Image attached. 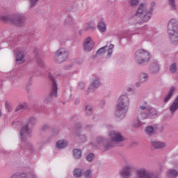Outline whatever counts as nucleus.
I'll return each instance as SVG.
<instances>
[{
  "instance_id": "obj_15",
  "label": "nucleus",
  "mask_w": 178,
  "mask_h": 178,
  "mask_svg": "<svg viewBox=\"0 0 178 178\" xmlns=\"http://www.w3.org/2000/svg\"><path fill=\"white\" fill-rule=\"evenodd\" d=\"M10 178H37V175L33 171L27 173L17 172L13 175Z\"/></svg>"
},
{
  "instance_id": "obj_47",
  "label": "nucleus",
  "mask_w": 178,
  "mask_h": 178,
  "mask_svg": "<svg viewBox=\"0 0 178 178\" xmlns=\"http://www.w3.org/2000/svg\"><path fill=\"white\" fill-rule=\"evenodd\" d=\"M37 62L40 67H44V61L42 60H38Z\"/></svg>"
},
{
  "instance_id": "obj_17",
  "label": "nucleus",
  "mask_w": 178,
  "mask_h": 178,
  "mask_svg": "<svg viewBox=\"0 0 178 178\" xmlns=\"http://www.w3.org/2000/svg\"><path fill=\"white\" fill-rule=\"evenodd\" d=\"M72 136L74 140L80 141V143H85V141L87 140L86 135H81V134H80V131H75Z\"/></svg>"
},
{
  "instance_id": "obj_41",
  "label": "nucleus",
  "mask_w": 178,
  "mask_h": 178,
  "mask_svg": "<svg viewBox=\"0 0 178 178\" xmlns=\"http://www.w3.org/2000/svg\"><path fill=\"white\" fill-rule=\"evenodd\" d=\"M94 156H95L94 153H90L88 154L86 156V161H88V162H91V161L94 159Z\"/></svg>"
},
{
  "instance_id": "obj_6",
  "label": "nucleus",
  "mask_w": 178,
  "mask_h": 178,
  "mask_svg": "<svg viewBox=\"0 0 178 178\" xmlns=\"http://www.w3.org/2000/svg\"><path fill=\"white\" fill-rule=\"evenodd\" d=\"M91 145L95 147V148H99V147H103L105 151H108V149H111L114 146L112 144V142H109L108 139L103 136H97L95 139V143H92Z\"/></svg>"
},
{
  "instance_id": "obj_52",
  "label": "nucleus",
  "mask_w": 178,
  "mask_h": 178,
  "mask_svg": "<svg viewBox=\"0 0 178 178\" xmlns=\"http://www.w3.org/2000/svg\"><path fill=\"white\" fill-rule=\"evenodd\" d=\"M101 104H102V105H105V101H104V100H102V101L101 102Z\"/></svg>"
},
{
  "instance_id": "obj_50",
  "label": "nucleus",
  "mask_w": 178,
  "mask_h": 178,
  "mask_svg": "<svg viewBox=\"0 0 178 178\" xmlns=\"http://www.w3.org/2000/svg\"><path fill=\"white\" fill-rule=\"evenodd\" d=\"M143 82H141V81H138V82H136V87H140V86H141V83H142Z\"/></svg>"
},
{
  "instance_id": "obj_23",
  "label": "nucleus",
  "mask_w": 178,
  "mask_h": 178,
  "mask_svg": "<svg viewBox=\"0 0 178 178\" xmlns=\"http://www.w3.org/2000/svg\"><path fill=\"white\" fill-rule=\"evenodd\" d=\"M36 123H37V118H35L34 117H31V118H28L26 123L25 124H28V126L29 127L33 129V127H34V126H35Z\"/></svg>"
},
{
  "instance_id": "obj_49",
  "label": "nucleus",
  "mask_w": 178,
  "mask_h": 178,
  "mask_svg": "<svg viewBox=\"0 0 178 178\" xmlns=\"http://www.w3.org/2000/svg\"><path fill=\"white\" fill-rule=\"evenodd\" d=\"M125 34L124 33H122V34H120V33H118L117 35V36L118 37V38H123V37H124Z\"/></svg>"
},
{
  "instance_id": "obj_33",
  "label": "nucleus",
  "mask_w": 178,
  "mask_h": 178,
  "mask_svg": "<svg viewBox=\"0 0 178 178\" xmlns=\"http://www.w3.org/2000/svg\"><path fill=\"white\" fill-rule=\"evenodd\" d=\"M139 80L141 83H145L148 80V74L145 72H141L139 76Z\"/></svg>"
},
{
  "instance_id": "obj_31",
  "label": "nucleus",
  "mask_w": 178,
  "mask_h": 178,
  "mask_svg": "<svg viewBox=\"0 0 178 178\" xmlns=\"http://www.w3.org/2000/svg\"><path fill=\"white\" fill-rule=\"evenodd\" d=\"M145 133H146L147 136L151 137V136H152V134H154V127L152 126L146 127V128L145 129Z\"/></svg>"
},
{
  "instance_id": "obj_30",
  "label": "nucleus",
  "mask_w": 178,
  "mask_h": 178,
  "mask_svg": "<svg viewBox=\"0 0 178 178\" xmlns=\"http://www.w3.org/2000/svg\"><path fill=\"white\" fill-rule=\"evenodd\" d=\"M95 25L90 23L86 24L83 27L85 31H95Z\"/></svg>"
},
{
  "instance_id": "obj_27",
  "label": "nucleus",
  "mask_w": 178,
  "mask_h": 178,
  "mask_svg": "<svg viewBox=\"0 0 178 178\" xmlns=\"http://www.w3.org/2000/svg\"><path fill=\"white\" fill-rule=\"evenodd\" d=\"M56 147H57V148H59L60 149L66 148V147H67V142L65 140H58L56 143Z\"/></svg>"
},
{
  "instance_id": "obj_39",
  "label": "nucleus",
  "mask_w": 178,
  "mask_h": 178,
  "mask_svg": "<svg viewBox=\"0 0 178 178\" xmlns=\"http://www.w3.org/2000/svg\"><path fill=\"white\" fill-rule=\"evenodd\" d=\"M84 178H91L92 177V172H91L90 170H87L83 173Z\"/></svg>"
},
{
  "instance_id": "obj_28",
  "label": "nucleus",
  "mask_w": 178,
  "mask_h": 178,
  "mask_svg": "<svg viewBox=\"0 0 178 178\" xmlns=\"http://www.w3.org/2000/svg\"><path fill=\"white\" fill-rule=\"evenodd\" d=\"M73 176L75 178H80L83 176V170L80 168H75L73 172Z\"/></svg>"
},
{
  "instance_id": "obj_51",
  "label": "nucleus",
  "mask_w": 178,
  "mask_h": 178,
  "mask_svg": "<svg viewBox=\"0 0 178 178\" xmlns=\"http://www.w3.org/2000/svg\"><path fill=\"white\" fill-rule=\"evenodd\" d=\"M127 92H131L133 91V88H127Z\"/></svg>"
},
{
  "instance_id": "obj_7",
  "label": "nucleus",
  "mask_w": 178,
  "mask_h": 178,
  "mask_svg": "<svg viewBox=\"0 0 178 178\" xmlns=\"http://www.w3.org/2000/svg\"><path fill=\"white\" fill-rule=\"evenodd\" d=\"M49 79L51 81V92L44 99V104L51 102V101H52V99H54V98H56L58 97V85L56 84V81L55 80V77L53 75H51V73H49Z\"/></svg>"
},
{
  "instance_id": "obj_5",
  "label": "nucleus",
  "mask_w": 178,
  "mask_h": 178,
  "mask_svg": "<svg viewBox=\"0 0 178 178\" xmlns=\"http://www.w3.org/2000/svg\"><path fill=\"white\" fill-rule=\"evenodd\" d=\"M149 59H151L149 52L144 49H138L135 52V62L139 65V66L148 65V63H149Z\"/></svg>"
},
{
  "instance_id": "obj_54",
  "label": "nucleus",
  "mask_w": 178,
  "mask_h": 178,
  "mask_svg": "<svg viewBox=\"0 0 178 178\" xmlns=\"http://www.w3.org/2000/svg\"><path fill=\"white\" fill-rule=\"evenodd\" d=\"M79 104V100L75 102V105H77Z\"/></svg>"
},
{
  "instance_id": "obj_35",
  "label": "nucleus",
  "mask_w": 178,
  "mask_h": 178,
  "mask_svg": "<svg viewBox=\"0 0 178 178\" xmlns=\"http://www.w3.org/2000/svg\"><path fill=\"white\" fill-rule=\"evenodd\" d=\"M28 106L29 104L27 103L19 104L15 108V112H19V111H22L23 109H27Z\"/></svg>"
},
{
  "instance_id": "obj_4",
  "label": "nucleus",
  "mask_w": 178,
  "mask_h": 178,
  "mask_svg": "<svg viewBox=\"0 0 178 178\" xmlns=\"http://www.w3.org/2000/svg\"><path fill=\"white\" fill-rule=\"evenodd\" d=\"M0 19L3 22H11L13 24L22 27L26 22V17L22 13H15L13 16L0 15Z\"/></svg>"
},
{
  "instance_id": "obj_43",
  "label": "nucleus",
  "mask_w": 178,
  "mask_h": 178,
  "mask_svg": "<svg viewBox=\"0 0 178 178\" xmlns=\"http://www.w3.org/2000/svg\"><path fill=\"white\" fill-rule=\"evenodd\" d=\"M39 0H29L31 2L30 8H34Z\"/></svg>"
},
{
  "instance_id": "obj_12",
  "label": "nucleus",
  "mask_w": 178,
  "mask_h": 178,
  "mask_svg": "<svg viewBox=\"0 0 178 178\" xmlns=\"http://www.w3.org/2000/svg\"><path fill=\"white\" fill-rule=\"evenodd\" d=\"M110 140L109 143L113 144V143H122V141H124V138L122 136L120 133L116 131H111L109 134Z\"/></svg>"
},
{
  "instance_id": "obj_19",
  "label": "nucleus",
  "mask_w": 178,
  "mask_h": 178,
  "mask_svg": "<svg viewBox=\"0 0 178 178\" xmlns=\"http://www.w3.org/2000/svg\"><path fill=\"white\" fill-rule=\"evenodd\" d=\"M151 145L156 149H161V148H165L166 147V143L158 140H152L151 142Z\"/></svg>"
},
{
  "instance_id": "obj_18",
  "label": "nucleus",
  "mask_w": 178,
  "mask_h": 178,
  "mask_svg": "<svg viewBox=\"0 0 178 178\" xmlns=\"http://www.w3.org/2000/svg\"><path fill=\"white\" fill-rule=\"evenodd\" d=\"M15 59L16 63L18 65H22V63H24V52L20 51H17L15 54Z\"/></svg>"
},
{
  "instance_id": "obj_3",
  "label": "nucleus",
  "mask_w": 178,
  "mask_h": 178,
  "mask_svg": "<svg viewBox=\"0 0 178 178\" xmlns=\"http://www.w3.org/2000/svg\"><path fill=\"white\" fill-rule=\"evenodd\" d=\"M130 104V100L129 99V96L127 95H122L118 100L116 106V110L115 115L117 118L120 119H123L129 111V105Z\"/></svg>"
},
{
  "instance_id": "obj_46",
  "label": "nucleus",
  "mask_w": 178,
  "mask_h": 178,
  "mask_svg": "<svg viewBox=\"0 0 178 178\" xmlns=\"http://www.w3.org/2000/svg\"><path fill=\"white\" fill-rule=\"evenodd\" d=\"M48 129H49V125L44 124L42 127L41 130H42V131H45V130H48Z\"/></svg>"
},
{
  "instance_id": "obj_26",
  "label": "nucleus",
  "mask_w": 178,
  "mask_h": 178,
  "mask_svg": "<svg viewBox=\"0 0 178 178\" xmlns=\"http://www.w3.org/2000/svg\"><path fill=\"white\" fill-rule=\"evenodd\" d=\"M105 52H106V46H104V47L99 49L97 51L96 54L92 56V58H94V59H95V58H97V56H102V55H104V54H105Z\"/></svg>"
},
{
  "instance_id": "obj_20",
  "label": "nucleus",
  "mask_w": 178,
  "mask_h": 178,
  "mask_svg": "<svg viewBox=\"0 0 178 178\" xmlns=\"http://www.w3.org/2000/svg\"><path fill=\"white\" fill-rule=\"evenodd\" d=\"M169 38L174 45L178 44V32H175L172 34H168Z\"/></svg>"
},
{
  "instance_id": "obj_29",
  "label": "nucleus",
  "mask_w": 178,
  "mask_h": 178,
  "mask_svg": "<svg viewBox=\"0 0 178 178\" xmlns=\"http://www.w3.org/2000/svg\"><path fill=\"white\" fill-rule=\"evenodd\" d=\"M85 113L87 116H92V113H94V108L90 105L86 106L85 108Z\"/></svg>"
},
{
  "instance_id": "obj_9",
  "label": "nucleus",
  "mask_w": 178,
  "mask_h": 178,
  "mask_svg": "<svg viewBox=\"0 0 178 178\" xmlns=\"http://www.w3.org/2000/svg\"><path fill=\"white\" fill-rule=\"evenodd\" d=\"M136 178H158V175L149 172L145 168H141L136 170Z\"/></svg>"
},
{
  "instance_id": "obj_45",
  "label": "nucleus",
  "mask_w": 178,
  "mask_h": 178,
  "mask_svg": "<svg viewBox=\"0 0 178 178\" xmlns=\"http://www.w3.org/2000/svg\"><path fill=\"white\" fill-rule=\"evenodd\" d=\"M6 108L7 109L8 112L12 111V106H10V105H9L8 103L6 104Z\"/></svg>"
},
{
  "instance_id": "obj_53",
  "label": "nucleus",
  "mask_w": 178,
  "mask_h": 178,
  "mask_svg": "<svg viewBox=\"0 0 178 178\" xmlns=\"http://www.w3.org/2000/svg\"><path fill=\"white\" fill-rule=\"evenodd\" d=\"M13 126H14V127H15V126H17V122H13Z\"/></svg>"
},
{
  "instance_id": "obj_34",
  "label": "nucleus",
  "mask_w": 178,
  "mask_h": 178,
  "mask_svg": "<svg viewBox=\"0 0 178 178\" xmlns=\"http://www.w3.org/2000/svg\"><path fill=\"white\" fill-rule=\"evenodd\" d=\"M113 48H115V45L112 44L108 46V49H107V55L106 56V58L107 59H109V58H111L112 53L113 52Z\"/></svg>"
},
{
  "instance_id": "obj_40",
  "label": "nucleus",
  "mask_w": 178,
  "mask_h": 178,
  "mask_svg": "<svg viewBox=\"0 0 178 178\" xmlns=\"http://www.w3.org/2000/svg\"><path fill=\"white\" fill-rule=\"evenodd\" d=\"M175 0H168L169 6L172 10H176V3H175Z\"/></svg>"
},
{
  "instance_id": "obj_21",
  "label": "nucleus",
  "mask_w": 178,
  "mask_h": 178,
  "mask_svg": "<svg viewBox=\"0 0 178 178\" xmlns=\"http://www.w3.org/2000/svg\"><path fill=\"white\" fill-rule=\"evenodd\" d=\"M159 72V65L158 63H153L150 67V73L152 74H156Z\"/></svg>"
},
{
  "instance_id": "obj_37",
  "label": "nucleus",
  "mask_w": 178,
  "mask_h": 178,
  "mask_svg": "<svg viewBox=\"0 0 178 178\" xmlns=\"http://www.w3.org/2000/svg\"><path fill=\"white\" fill-rule=\"evenodd\" d=\"M129 5L131 8H136L138 3H140L139 0H129L128 1Z\"/></svg>"
},
{
  "instance_id": "obj_42",
  "label": "nucleus",
  "mask_w": 178,
  "mask_h": 178,
  "mask_svg": "<svg viewBox=\"0 0 178 178\" xmlns=\"http://www.w3.org/2000/svg\"><path fill=\"white\" fill-rule=\"evenodd\" d=\"M72 22H73V17L67 16L65 19V23H67V24H70V23H72Z\"/></svg>"
},
{
  "instance_id": "obj_55",
  "label": "nucleus",
  "mask_w": 178,
  "mask_h": 178,
  "mask_svg": "<svg viewBox=\"0 0 178 178\" xmlns=\"http://www.w3.org/2000/svg\"><path fill=\"white\" fill-rule=\"evenodd\" d=\"M1 116H2V111L0 109V117H1Z\"/></svg>"
},
{
  "instance_id": "obj_10",
  "label": "nucleus",
  "mask_w": 178,
  "mask_h": 178,
  "mask_svg": "<svg viewBox=\"0 0 178 178\" xmlns=\"http://www.w3.org/2000/svg\"><path fill=\"white\" fill-rule=\"evenodd\" d=\"M31 133H33V128L29 126V124H24L19 131L21 136V140L22 143H25L27 140V137H31Z\"/></svg>"
},
{
  "instance_id": "obj_16",
  "label": "nucleus",
  "mask_w": 178,
  "mask_h": 178,
  "mask_svg": "<svg viewBox=\"0 0 178 178\" xmlns=\"http://www.w3.org/2000/svg\"><path fill=\"white\" fill-rule=\"evenodd\" d=\"M83 47L85 51H91L94 48V41H92V39L91 37H88L84 42H83Z\"/></svg>"
},
{
  "instance_id": "obj_44",
  "label": "nucleus",
  "mask_w": 178,
  "mask_h": 178,
  "mask_svg": "<svg viewBox=\"0 0 178 178\" xmlns=\"http://www.w3.org/2000/svg\"><path fill=\"white\" fill-rule=\"evenodd\" d=\"M85 87H86V86L84 85V83L79 82V86H78L79 90H84Z\"/></svg>"
},
{
  "instance_id": "obj_22",
  "label": "nucleus",
  "mask_w": 178,
  "mask_h": 178,
  "mask_svg": "<svg viewBox=\"0 0 178 178\" xmlns=\"http://www.w3.org/2000/svg\"><path fill=\"white\" fill-rule=\"evenodd\" d=\"M175 91H176V88L175 86L171 87L168 95L164 97L163 102H168L170 98H172V96L175 94Z\"/></svg>"
},
{
  "instance_id": "obj_11",
  "label": "nucleus",
  "mask_w": 178,
  "mask_h": 178,
  "mask_svg": "<svg viewBox=\"0 0 178 178\" xmlns=\"http://www.w3.org/2000/svg\"><path fill=\"white\" fill-rule=\"evenodd\" d=\"M168 34H175L178 32V21L177 19L172 18L168 23L167 26Z\"/></svg>"
},
{
  "instance_id": "obj_25",
  "label": "nucleus",
  "mask_w": 178,
  "mask_h": 178,
  "mask_svg": "<svg viewBox=\"0 0 178 178\" xmlns=\"http://www.w3.org/2000/svg\"><path fill=\"white\" fill-rule=\"evenodd\" d=\"M21 148L22 149H24L25 151H26V149H28V151H34V147L33 146V145L29 142L24 143H23V146H21Z\"/></svg>"
},
{
  "instance_id": "obj_1",
  "label": "nucleus",
  "mask_w": 178,
  "mask_h": 178,
  "mask_svg": "<svg viewBox=\"0 0 178 178\" xmlns=\"http://www.w3.org/2000/svg\"><path fill=\"white\" fill-rule=\"evenodd\" d=\"M150 6V8L148 9L147 4L140 3L136 13L131 15V23L132 24H144V23L149 22L151 17H152V11L154 10V6H155V2H152Z\"/></svg>"
},
{
  "instance_id": "obj_2",
  "label": "nucleus",
  "mask_w": 178,
  "mask_h": 178,
  "mask_svg": "<svg viewBox=\"0 0 178 178\" xmlns=\"http://www.w3.org/2000/svg\"><path fill=\"white\" fill-rule=\"evenodd\" d=\"M138 111L137 122H135L133 125L135 129H138V127H141L144 124V122H141V120L154 119L158 115V111L148 105L147 102H144L139 105Z\"/></svg>"
},
{
  "instance_id": "obj_38",
  "label": "nucleus",
  "mask_w": 178,
  "mask_h": 178,
  "mask_svg": "<svg viewBox=\"0 0 178 178\" xmlns=\"http://www.w3.org/2000/svg\"><path fill=\"white\" fill-rule=\"evenodd\" d=\"M170 72H171V73H176V72H177V65H176V63H173L170 66Z\"/></svg>"
},
{
  "instance_id": "obj_36",
  "label": "nucleus",
  "mask_w": 178,
  "mask_h": 178,
  "mask_svg": "<svg viewBox=\"0 0 178 178\" xmlns=\"http://www.w3.org/2000/svg\"><path fill=\"white\" fill-rule=\"evenodd\" d=\"M178 176V172L176 170H169L168 171V177L171 178H176Z\"/></svg>"
},
{
  "instance_id": "obj_48",
  "label": "nucleus",
  "mask_w": 178,
  "mask_h": 178,
  "mask_svg": "<svg viewBox=\"0 0 178 178\" xmlns=\"http://www.w3.org/2000/svg\"><path fill=\"white\" fill-rule=\"evenodd\" d=\"M75 129H77L78 130H80L81 129V123H76L74 125Z\"/></svg>"
},
{
  "instance_id": "obj_24",
  "label": "nucleus",
  "mask_w": 178,
  "mask_h": 178,
  "mask_svg": "<svg viewBox=\"0 0 178 178\" xmlns=\"http://www.w3.org/2000/svg\"><path fill=\"white\" fill-rule=\"evenodd\" d=\"M97 29L100 33H105L106 31V24L104 21L101 20L97 24Z\"/></svg>"
},
{
  "instance_id": "obj_32",
  "label": "nucleus",
  "mask_w": 178,
  "mask_h": 178,
  "mask_svg": "<svg viewBox=\"0 0 178 178\" xmlns=\"http://www.w3.org/2000/svg\"><path fill=\"white\" fill-rule=\"evenodd\" d=\"M73 157L74 159H80L81 158V150L80 149H74Z\"/></svg>"
},
{
  "instance_id": "obj_14",
  "label": "nucleus",
  "mask_w": 178,
  "mask_h": 178,
  "mask_svg": "<svg viewBox=\"0 0 178 178\" xmlns=\"http://www.w3.org/2000/svg\"><path fill=\"white\" fill-rule=\"evenodd\" d=\"M133 169H134V167H133L132 165H126L121 170H120V175L124 178L129 177V176H131Z\"/></svg>"
},
{
  "instance_id": "obj_13",
  "label": "nucleus",
  "mask_w": 178,
  "mask_h": 178,
  "mask_svg": "<svg viewBox=\"0 0 178 178\" xmlns=\"http://www.w3.org/2000/svg\"><path fill=\"white\" fill-rule=\"evenodd\" d=\"M99 86H101V79H99L98 77L94 78L91 82L92 88H88V90L85 91V95H88L91 91H95V90H97Z\"/></svg>"
},
{
  "instance_id": "obj_8",
  "label": "nucleus",
  "mask_w": 178,
  "mask_h": 178,
  "mask_svg": "<svg viewBox=\"0 0 178 178\" xmlns=\"http://www.w3.org/2000/svg\"><path fill=\"white\" fill-rule=\"evenodd\" d=\"M69 51L65 48H60L56 51L54 60L56 63H63L69 58Z\"/></svg>"
}]
</instances>
